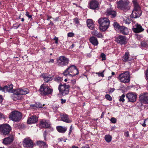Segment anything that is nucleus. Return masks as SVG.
I'll return each mask as SVG.
<instances>
[{
	"mask_svg": "<svg viewBox=\"0 0 148 148\" xmlns=\"http://www.w3.org/2000/svg\"><path fill=\"white\" fill-rule=\"evenodd\" d=\"M118 79L120 82L124 83H127L130 81V72L126 71L120 74L118 77Z\"/></svg>",
	"mask_w": 148,
	"mask_h": 148,
	"instance_id": "1a4fd4ad",
	"label": "nucleus"
},
{
	"mask_svg": "<svg viewBox=\"0 0 148 148\" xmlns=\"http://www.w3.org/2000/svg\"><path fill=\"white\" fill-rule=\"evenodd\" d=\"M133 2L134 7L132 14L130 15V18H136L140 17L141 15L142 12L140 8L136 1H133Z\"/></svg>",
	"mask_w": 148,
	"mask_h": 148,
	"instance_id": "7ed1b4c3",
	"label": "nucleus"
},
{
	"mask_svg": "<svg viewBox=\"0 0 148 148\" xmlns=\"http://www.w3.org/2000/svg\"><path fill=\"white\" fill-rule=\"evenodd\" d=\"M145 121L146 120H144V123L142 124V126L144 127H145L146 126V124H145Z\"/></svg>",
	"mask_w": 148,
	"mask_h": 148,
	"instance_id": "4d7b16f0",
	"label": "nucleus"
},
{
	"mask_svg": "<svg viewBox=\"0 0 148 148\" xmlns=\"http://www.w3.org/2000/svg\"><path fill=\"white\" fill-rule=\"evenodd\" d=\"M146 75L147 78H148V68L146 71Z\"/></svg>",
	"mask_w": 148,
	"mask_h": 148,
	"instance_id": "052dcab7",
	"label": "nucleus"
},
{
	"mask_svg": "<svg viewBox=\"0 0 148 148\" xmlns=\"http://www.w3.org/2000/svg\"><path fill=\"white\" fill-rule=\"evenodd\" d=\"M99 3L97 0H91L88 3V8L91 9L95 10L99 7Z\"/></svg>",
	"mask_w": 148,
	"mask_h": 148,
	"instance_id": "2eb2a0df",
	"label": "nucleus"
},
{
	"mask_svg": "<svg viewBox=\"0 0 148 148\" xmlns=\"http://www.w3.org/2000/svg\"><path fill=\"white\" fill-rule=\"evenodd\" d=\"M69 60L64 56H61L57 60L58 65L60 66H63L67 65L69 63Z\"/></svg>",
	"mask_w": 148,
	"mask_h": 148,
	"instance_id": "9d476101",
	"label": "nucleus"
},
{
	"mask_svg": "<svg viewBox=\"0 0 148 148\" xmlns=\"http://www.w3.org/2000/svg\"><path fill=\"white\" fill-rule=\"evenodd\" d=\"M50 22L49 23V25H53V23H52L51 21H50Z\"/></svg>",
	"mask_w": 148,
	"mask_h": 148,
	"instance_id": "338daca9",
	"label": "nucleus"
},
{
	"mask_svg": "<svg viewBox=\"0 0 148 148\" xmlns=\"http://www.w3.org/2000/svg\"><path fill=\"white\" fill-rule=\"evenodd\" d=\"M79 71L76 66L71 65L66 69L63 72L65 76H71L72 77L79 74Z\"/></svg>",
	"mask_w": 148,
	"mask_h": 148,
	"instance_id": "f03ea898",
	"label": "nucleus"
},
{
	"mask_svg": "<svg viewBox=\"0 0 148 148\" xmlns=\"http://www.w3.org/2000/svg\"><path fill=\"white\" fill-rule=\"evenodd\" d=\"M13 86L11 84L10 85L7 84L4 86L3 87L0 86V90L3 92H9L12 93V92L15 90L12 89Z\"/></svg>",
	"mask_w": 148,
	"mask_h": 148,
	"instance_id": "ddd939ff",
	"label": "nucleus"
},
{
	"mask_svg": "<svg viewBox=\"0 0 148 148\" xmlns=\"http://www.w3.org/2000/svg\"><path fill=\"white\" fill-rule=\"evenodd\" d=\"M101 56L102 58V60H105L106 59V55L103 53H101Z\"/></svg>",
	"mask_w": 148,
	"mask_h": 148,
	"instance_id": "58836bf2",
	"label": "nucleus"
},
{
	"mask_svg": "<svg viewBox=\"0 0 148 148\" xmlns=\"http://www.w3.org/2000/svg\"><path fill=\"white\" fill-rule=\"evenodd\" d=\"M53 80L57 82H60L62 81L63 78L62 77L56 76L54 78Z\"/></svg>",
	"mask_w": 148,
	"mask_h": 148,
	"instance_id": "f704fd0d",
	"label": "nucleus"
},
{
	"mask_svg": "<svg viewBox=\"0 0 148 148\" xmlns=\"http://www.w3.org/2000/svg\"><path fill=\"white\" fill-rule=\"evenodd\" d=\"M53 40H55V43L56 44H58V37H56V36L53 38Z\"/></svg>",
	"mask_w": 148,
	"mask_h": 148,
	"instance_id": "09e8293b",
	"label": "nucleus"
},
{
	"mask_svg": "<svg viewBox=\"0 0 148 148\" xmlns=\"http://www.w3.org/2000/svg\"><path fill=\"white\" fill-rule=\"evenodd\" d=\"M61 120L67 123H70L72 122V120L69 116L66 114H60Z\"/></svg>",
	"mask_w": 148,
	"mask_h": 148,
	"instance_id": "a211bd4d",
	"label": "nucleus"
},
{
	"mask_svg": "<svg viewBox=\"0 0 148 148\" xmlns=\"http://www.w3.org/2000/svg\"><path fill=\"white\" fill-rule=\"evenodd\" d=\"M38 121V117L36 116H32L28 118L27 123L28 124H31L36 123Z\"/></svg>",
	"mask_w": 148,
	"mask_h": 148,
	"instance_id": "412c9836",
	"label": "nucleus"
},
{
	"mask_svg": "<svg viewBox=\"0 0 148 148\" xmlns=\"http://www.w3.org/2000/svg\"><path fill=\"white\" fill-rule=\"evenodd\" d=\"M40 125L41 127L47 128L50 127L51 124L49 121L42 120L40 121Z\"/></svg>",
	"mask_w": 148,
	"mask_h": 148,
	"instance_id": "4be33fe9",
	"label": "nucleus"
},
{
	"mask_svg": "<svg viewBox=\"0 0 148 148\" xmlns=\"http://www.w3.org/2000/svg\"><path fill=\"white\" fill-rule=\"evenodd\" d=\"M74 22L76 24H78L79 23V21L78 19L77 18H75L74 20Z\"/></svg>",
	"mask_w": 148,
	"mask_h": 148,
	"instance_id": "a18cd8bd",
	"label": "nucleus"
},
{
	"mask_svg": "<svg viewBox=\"0 0 148 148\" xmlns=\"http://www.w3.org/2000/svg\"><path fill=\"white\" fill-rule=\"evenodd\" d=\"M106 15L110 16L111 18H114L116 16V12L113 10L112 8H108L106 12Z\"/></svg>",
	"mask_w": 148,
	"mask_h": 148,
	"instance_id": "aec40b11",
	"label": "nucleus"
},
{
	"mask_svg": "<svg viewBox=\"0 0 148 148\" xmlns=\"http://www.w3.org/2000/svg\"><path fill=\"white\" fill-rule=\"evenodd\" d=\"M11 130V127L8 124H5L0 125V133L4 136L8 135Z\"/></svg>",
	"mask_w": 148,
	"mask_h": 148,
	"instance_id": "423d86ee",
	"label": "nucleus"
},
{
	"mask_svg": "<svg viewBox=\"0 0 148 148\" xmlns=\"http://www.w3.org/2000/svg\"><path fill=\"white\" fill-rule=\"evenodd\" d=\"M115 90V89L114 88H110L109 91L108 92V93H112L113 92L114 90Z\"/></svg>",
	"mask_w": 148,
	"mask_h": 148,
	"instance_id": "49530a36",
	"label": "nucleus"
},
{
	"mask_svg": "<svg viewBox=\"0 0 148 148\" xmlns=\"http://www.w3.org/2000/svg\"><path fill=\"white\" fill-rule=\"evenodd\" d=\"M41 77L43 78V80L45 82H48L52 80L53 79L50 75H48L45 73L42 74L41 75Z\"/></svg>",
	"mask_w": 148,
	"mask_h": 148,
	"instance_id": "b1692460",
	"label": "nucleus"
},
{
	"mask_svg": "<svg viewBox=\"0 0 148 148\" xmlns=\"http://www.w3.org/2000/svg\"><path fill=\"white\" fill-rule=\"evenodd\" d=\"M86 22L87 25L89 29L91 30L94 29V24L92 20L91 19H88L87 20Z\"/></svg>",
	"mask_w": 148,
	"mask_h": 148,
	"instance_id": "bb28decb",
	"label": "nucleus"
},
{
	"mask_svg": "<svg viewBox=\"0 0 148 148\" xmlns=\"http://www.w3.org/2000/svg\"><path fill=\"white\" fill-rule=\"evenodd\" d=\"M17 91L22 96V95H25L29 92V90L27 88H18L16 89Z\"/></svg>",
	"mask_w": 148,
	"mask_h": 148,
	"instance_id": "a878e982",
	"label": "nucleus"
},
{
	"mask_svg": "<svg viewBox=\"0 0 148 148\" xmlns=\"http://www.w3.org/2000/svg\"><path fill=\"white\" fill-rule=\"evenodd\" d=\"M30 106L31 107H32V108H33V107H36V103L35 104L30 105Z\"/></svg>",
	"mask_w": 148,
	"mask_h": 148,
	"instance_id": "e2e57ef3",
	"label": "nucleus"
},
{
	"mask_svg": "<svg viewBox=\"0 0 148 148\" xmlns=\"http://www.w3.org/2000/svg\"><path fill=\"white\" fill-rule=\"evenodd\" d=\"M105 139L106 141L108 143H109L112 140V136L109 135H106L105 136Z\"/></svg>",
	"mask_w": 148,
	"mask_h": 148,
	"instance_id": "72a5a7b5",
	"label": "nucleus"
},
{
	"mask_svg": "<svg viewBox=\"0 0 148 148\" xmlns=\"http://www.w3.org/2000/svg\"><path fill=\"white\" fill-rule=\"evenodd\" d=\"M3 98L2 95H0V103H1L3 100Z\"/></svg>",
	"mask_w": 148,
	"mask_h": 148,
	"instance_id": "5fc2aeb1",
	"label": "nucleus"
},
{
	"mask_svg": "<svg viewBox=\"0 0 148 148\" xmlns=\"http://www.w3.org/2000/svg\"><path fill=\"white\" fill-rule=\"evenodd\" d=\"M76 81L75 79H73L71 80V83L73 85H74L76 83Z\"/></svg>",
	"mask_w": 148,
	"mask_h": 148,
	"instance_id": "864d4df0",
	"label": "nucleus"
},
{
	"mask_svg": "<svg viewBox=\"0 0 148 148\" xmlns=\"http://www.w3.org/2000/svg\"><path fill=\"white\" fill-rule=\"evenodd\" d=\"M125 97V95L124 94L122 95L121 96L119 97V101H122L123 102L125 101V99L124 98Z\"/></svg>",
	"mask_w": 148,
	"mask_h": 148,
	"instance_id": "c9c22d12",
	"label": "nucleus"
},
{
	"mask_svg": "<svg viewBox=\"0 0 148 148\" xmlns=\"http://www.w3.org/2000/svg\"><path fill=\"white\" fill-rule=\"evenodd\" d=\"M39 91L42 95L46 96L51 94L53 90L49 88L48 86H45L43 84L41 86Z\"/></svg>",
	"mask_w": 148,
	"mask_h": 148,
	"instance_id": "0eeeda50",
	"label": "nucleus"
},
{
	"mask_svg": "<svg viewBox=\"0 0 148 148\" xmlns=\"http://www.w3.org/2000/svg\"><path fill=\"white\" fill-rule=\"evenodd\" d=\"M105 98L108 100L111 101L112 100L111 97L109 94H106L105 96Z\"/></svg>",
	"mask_w": 148,
	"mask_h": 148,
	"instance_id": "4c0bfd02",
	"label": "nucleus"
},
{
	"mask_svg": "<svg viewBox=\"0 0 148 148\" xmlns=\"http://www.w3.org/2000/svg\"><path fill=\"white\" fill-rule=\"evenodd\" d=\"M125 23L126 24H129L131 22V20L129 18H127L125 20Z\"/></svg>",
	"mask_w": 148,
	"mask_h": 148,
	"instance_id": "37998d69",
	"label": "nucleus"
},
{
	"mask_svg": "<svg viewBox=\"0 0 148 148\" xmlns=\"http://www.w3.org/2000/svg\"><path fill=\"white\" fill-rule=\"evenodd\" d=\"M122 60L125 62H127L128 61H131L132 59L130 57L129 52H126L125 54L122 57Z\"/></svg>",
	"mask_w": 148,
	"mask_h": 148,
	"instance_id": "c85d7f7f",
	"label": "nucleus"
},
{
	"mask_svg": "<svg viewBox=\"0 0 148 148\" xmlns=\"http://www.w3.org/2000/svg\"><path fill=\"white\" fill-rule=\"evenodd\" d=\"M145 42H142L141 43V44L142 46L143 47H145Z\"/></svg>",
	"mask_w": 148,
	"mask_h": 148,
	"instance_id": "0e129e2a",
	"label": "nucleus"
},
{
	"mask_svg": "<svg viewBox=\"0 0 148 148\" xmlns=\"http://www.w3.org/2000/svg\"><path fill=\"white\" fill-rule=\"evenodd\" d=\"M47 135V133L46 131H45L44 132L43 134V136L44 137V139H46V136Z\"/></svg>",
	"mask_w": 148,
	"mask_h": 148,
	"instance_id": "6e6d98bb",
	"label": "nucleus"
},
{
	"mask_svg": "<svg viewBox=\"0 0 148 148\" xmlns=\"http://www.w3.org/2000/svg\"><path fill=\"white\" fill-rule=\"evenodd\" d=\"M82 148H89V147L88 145H87L85 146H84L82 147Z\"/></svg>",
	"mask_w": 148,
	"mask_h": 148,
	"instance_id": "69168bd1",
	"label": "nucleus"
},
{
	"mask_svg": "<svg viewBox=\"0 0 148 148\" xmlns=\"http://www.w3.org/2000/svg\"><path fill=\"white\" fill-rule=\"evenodd\" d=\"M110 121L112 123H115L116 122V118L112 117Z\"/></svg>",
	"mask_w": 148,
	"mask_h": 148,
	"instance_id": "79ce46f5",
	"label": "nucleus"
},
{
	"mask_svg": "<svg viewBox=\"0 0 148 148\" xmlns=\"http://www.w3.org/2000/svg\"><path fill=\"white\" fill-rule=\"evenodd\" d=\"M26 16L27 17L29 18H30L31 19H32V17L31 15H30L29 13L28 12H26L25 14Z\"/></svg>",
	"mask_w": 148,
	"mask_h": 148,
	"instance_id": "ea45409f",
	"label": "nucleus"
},
{
	"mask_svg": "<svg viewBox=\"0 0 148 148\" xmlns=\"http://www.w3.org/2000/svg\"><path fill=\"white\" fill-rule=\"evenodd\" d=\"M56 129L58 132L61 133H65L67 129L66 127L61 126H57Z\"/></svg>",
	"mask_w": 148,
	"mask_h": 148,
	"instance_id": "7c9ffc66",
	"label": "nucleus"
},
{
	"mask_svg": "<svg viewBox=\"0 0 148 148\" xmlns=\"http://www.w3.org/2000/svg\"><path fill=\"white\" fill-rule=\"evenodd\" d=\"M5 118V116L2 113L0 112V119Z\"/></svg>",
	"mask_w": 148,
	"mask_h": 148,
	"instance_id": "de8ad7c7",
	"label": "nucleus"
},
{
	"mask_svg": "<svg viewBox=\"0 0 148 148\" xmlns=\"http://www.w3.org/2000/svg\"><path fill=\"white\" fill-rule=\"evenodd\" d=\"M54 62V60L53 59H51L49 61H48V63H50V62L53 63Z\"/></svg>",
	"mask_w": 148,
	"mask_h": 148,
	"instance_id": "bf43d9fd",
	"label": "nucleus"
},
{
	"mask_svg": "<svg viewBox=\"0 0 148 148\" xmlns=\"http://www.w3.org/2000/svg\"><path fill=\"white\" fill-rule=\"evenodd\" d=\"M115 41L121 45H125L127 42L126 37L121 35H119L116 38Z\"/></svg>",
	"mask_w": 148,
	"mask_h": 148,
	"instance_id": "f8f14e48",
	"label": "nucleus"
},
{
	"mask_svg": "<svg viewBox=\"0 0 148 148\" xmlns=\"http://www.w3.org/2000/svg\"><path fill=\"white\" fill-rule=\"evenodd\" d=\"M117 4L118 8L124 12H126L130 10V6L129 2L121 0L118 1Z\"/></svg>",
	"mask_w": 148,
	"mask_h": 148,
	"instance_id": "6e6552de",
	"label": "nucleus"
},
{
	"mask_svg": "<svg viewBox=\"0 0 148 148\" xmlns=\"http://www.w3.org/2000/svg\"><path fill=\"white\" fill-rule=\"evenodd\" d=\"M104 113L103 112H102V114H101V118H102L103 116H104Z\"/></svg>",
	"mask_w": 148,
	"mask_h": 148,
	"instance_id": "774afa93",
	"label": "nucleus"
},
{
	"mask_svg": "<svg viewBox=\"0 0 148 148\" xmlns=\"http://www.w3.org/2000/svg\"><path fill=\"white\" fill-rule=\"evenodd\" d=\"M90 42L93 45H97L98 44V42L97 38L94 36H92L89 39Z\"/></svg>",
	"mask_w": 148,
	"mask_h": 148,
	"instance_id": "c756f323",
	"label": "nucleus"
},
{
	"mask_svg": "<svg viewBox=\"0 0 148 148\" xmlns=\"http://www.w3.org/2000/svg\"><path fill=\"white\" fill-rule=\"evenodd\" d=\"M74 34L73 32H69L68 33L67 36L69 37H72L74 36Z\"/></svg>",
	"mask_w": 148,
	"mask_h": 148,
	"instance_id": "a19ab883",
	"label": "nucleus"
},
{
	"mask_svg": "<svg viewBox=\"0 0 148 148\" xmlns=\"http://www.w3.org/2000/svg\"><path fill=\"white\" fill-rule=\"evenodd\" d=\"M37 145L39 146L40 148H47L48 145L46 143L43 141L39 140L37 142Z\"/></svg>",
	"mask_w": 148,
	"mask_h": 148,
	"instance_id": "cd10ccee",
	"label": "nucleus"
},
{
	"mask_svg": "<svg viewBox=\"0 0 148 148\" xmlns=\"http://www.w3.org/2000/svg\"><path fill=\"white\" fill-rule=\"evenodd\" d=\"M12 93L13 94L12 96V98L14 100L16 101L21 99L22 97V96L17 92L16 89L12 92Z\"/></svg>",
	"mask_w": 148,
	"mask_h": 148,
	"instance_id": "5701e85b",
	"label": "nucleus"
},
{
	"mask_svg": "<svg viewBox=\"0 0 148 148\" xmlns=\"http://www.w3.org/2000/svg\"><path fill=\"white\" fill-rule=\"evenodd\" d=\"M14 138V135L11 134L8 137L5 138L3 139V143L5 145L9 144L13 141Z\"/></svg>",
	"mask_w": 148,
	"mask_h": 148,
	"instance_id": "f3484780",
	"label": "nucleus"
},
{
	"mask_svg": "<svg viewBox=\"0 0 148 148\" xmlns=\"http://www.w3.org/2000/svg\"><path fill=\"white\" fill-rule=\"evenodd\" d=\"M113 25L116 31L118 32L121 26H120L117 22L114 23Z\"/></svg>",
	"mask_w": 148,
	"mask_h": 148,
	"instance_id": "473e14b6",
	"label": "nucleus"
},
{
	"mask_svg": "<svg viewBox=\"0 0 148 148\" xmlns=\"http://www.w3.org/2000/svg\"><path fill=\"white\" fill-rule=\"evenodd\" d=\"M91 54L90 53L87 54V56H86L87 57L89 58H90L91 57Z\"/></svg>",
	"mask_w": 148,
	"mask_h": 148,
	"instance_id": "13d9d810",
	"label": "nucleus"
},
{
	"mask_svg": "<svg viewBox=\"0 0 148 148\" xmlns=\"http://www.w3.org/2000/svg\"><path fill=\"white\" fill-rule=\"evenodd\" d=\"M58 108V107L56 106H53V109L55 110H57Z\"/></svg>",
	"mask_w": 148,
	"mask_h": 148,
	"instance_id": "680f3d73",
	"label": "nucleus"
},
{
	"mask_svg": "<svg viewBox=\"0 0 148 148\" xmlns=\"http://www.w3.org/2000/svg\"><path fill=\"white\" fill-rule=\"evenodd\" d=\"M36 107L37 108H42V107L44 105H42L39 102H36Z\"/></svg>",
	"mask_w": 148,
	"mask_h": 148,
	"instance_id": "e433bc0d",
	"label": "nucleus"
},
{
	"mask_svg": "<svg viewBox=\"0 0 148 148\" xmlns=\"http://www.w3.org/2000/svg\"><path fill=\"white\" fill-rule=\"evenodd\" d=\"M124 135L125 137H129V132L128 131H127V132H125L124 134Z\"/></svg>",
	"mask_w": 148,
	"mask_h": 148,
	"instance_id": "8fccbe9b",
	"label": "nucleus"
},
{
	"mask_svg": "<svg viewBox=\"0 0 148 148\" xmlns=\"http://www.w3.org/2000/svg\"><path fill=\"white\" fill-rule=\"evenodd\" d=\"M97 22L99 24V29L101 32L105 31L110 26V21L107 18L101 17Z\"/></svg>",
	"mask_w": 148,
	"mask_h": 148,
	"instance_id": "f257e3e1",
	"label": "nucleus"
},
{
	"mask_svg": "<svg viewBox=\"0 0 148 148\" xmlns=\"http://www.w3.org/2000/svg\"><path fill=\"white\" fill-rule=\"evenodd\" d=\"M22 118L21 113L16 110L11 112L9 116V119L14 122L19 121Z\"/></svg>",
	"mask_w": 148,
	"mask_h": 148,
	"instance_id": "39448f33",
	"label": "nucleus"
},
{
	"mask_svg": "<svg viewBox=\"0 0 148 148\" xmlns=\"http://www.w3.org/2000/svg\"><path fill=\"white\" fill-rule=\"evenodd\" d=\"M140 101L142 103L147 104L148 103V93L144 92L141 94L139 97Z\"/></svg>",
	"mask_w": 148,
	"mask_h": 148,
	"instance_id": "dca6fc26",
	"label": "nucleus"
},
{
	"mask_svg": "<svg viewBox=\"0 0 148 148\" xmlns=\"http://www.w3.org/2000/svg\"><path fill=\"white\" fill-rule=\"evenodd\" d=\"M103 71H104L100 73H96V74H97L99 77H103L104 76V75L103 73Z\"/></svg>",
	"mask_w": 148,
	"mask_h": 148,
	"instance_id": "c03bdc74",
	"label": "nucleus"
},
{
	"mask_svg": "<svg viewBox=\"0 0 148 148\" xmlns=\"http://www.w3.org/2000/svg\"><path fill=\"white\" fill-rule=\"evenodd\" d=\"M92 34L98 38H103V35L101 33L99 32L97 30H95L92 32Z\"/></svg>",
	"mask_w": 148,
	"mask_h": 148,
	"instance_id": "2f4dec72",
	"label": "nucleus"
},
{
	"mask_svg": "<svg viewBox=\"0 0 148 148\" xmlns=\"http://www.w3.org/2000/svg\"><path fill=\"white\" fill-rule=\"evenodd\" d=\"M23 144L25 148H33L34 144L32 140L29 138H25L23 140Z\"/></svg>",
	"mask_w": 148,
	"mask_h": 148,
	"instance_id": "9b49d317",
	"label": "nucleus"
},
{
	"mask_svg": "<svg viewBox=\"0 0 148 148\" xmlns=\"http://www.w3.org/2000/svg\"><path fill=\"white\" fill-rule=\"evenodd\" d=\"M133 31L135 33H139L143 32L144 29L140 25L136 24L132 28Z\"/></svg>",
	"mask_w": 148,
	"mask_h": 148,
	"instance_id": "6ab92c4d",
	"label": "nucleus"
},
{
	"mask_svg": "<svg viewBox=\"0 0 148 148\" xmlns=\"http://www.w3.org/2000/svg\"><path fill=\"white\" fill-rule=\"evenodd\" d=\"M118 32L124 35H127L128 34L129 31L127 27L123 26H121Z\"/></svg>",
	"mask_w": 148,
	"mask_h": 148,
	"instance_id": "393cba45",
	"label": "nucleus"
},
{
	"mask_svg": "<svg viewBox=\"0 0 148 148\" xmlns=\"http://www.w3.org/2000/svg\"><path fill=\"white\" fill-rule=\"evenodd\" d=\"M72 127V125L70 127V130H69V135H70V134H71V133L72 131V130H73Z\"/></svg>",
	"mask_w": 148,
	"mask_h": 148,
	"instance_id": "3c124183",
	"label": "nucleus"
},
{
	"mask_svg": "<svg viewBox=\"0 0 148 148\" xmlns=\"http://www.w3.org/2000/svg\"><path fill=\"white\" fill-rule=\"evenodd\" d=\"M126 97L128 99L127 102H134L136 101L137 96L135 93L131 92L127 94Z\"/></svg>",
	"mask_w": 148,
	"mask_h": 148,
	"instance_id": "4468645a",
	"label": "nucleus"
},
{
	"mask_svg": "<svg viewBox=\"0 0 148 148\" xmlns=\"http://www.w3.org/2000/svg\"><path fill=\"white\" fill-rule=\"evenodd\" d=\"M70 87L69 85L66 84L65 83H60L58 87L59 94L62 96L68 95L69 93Z\"/></svg>",
	"mask_w": 148,
	"mask_h": 148,
	"instance_id": "20e7f679",
	"label": "nucleus"
},
{
	"mask_svg": "<svg viewBox=\"0 0 148 148\" xmlns=\"http://www.w3.org/2000/svg\"><path fill=\"white\" fill-rule=\"evenodd\" d=\"M60 100L61 101V103L62 104H63V103H65L66 102V99H62Z\"/></svg>",
	"mask_w": 148,
	"mask_h": 148,
	"instance_id": "603ef678",
	"label": "nucleus"
}]
</instances>
